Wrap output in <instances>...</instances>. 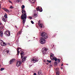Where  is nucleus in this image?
<instances>
[{
	"mask_svg": "<svg viewBox=\"0 0 75 75\" xmlns=\"http://www.w3.org/2000/svg\"><path fill=\"white\" fill-rule=\"evenodd\" d=\"M41 36L42 37L40 39V43L42 44H44L46 42V40L45 39H47L48 37V35H47L46 33L44 32L42 33Z\"/></svg>",
	"mask_w": 75,
	"mask_h": 75,
	"instance_id": "nucleus-1",
	"label": "nucleus"
},
{
	"mask_svg": "<svg viewBox=\"0 0 75 75\" xmlns=\"http://www.w3.org/2000/svg\"><path fill=\"white\" fill-rule=\"evenodd\" d=\"M22 13L23 14H22L21 18L22 20H23V24H24L25 22L26 21L25 19H27V13L25 10L24 9H22Z\"/></svg>",
	"mask_w": 75,
	"mask_h": 75,
	"instance_id": "nucleus-2",
	"label": "nucleus"
},
{
	"mask_svg": "<svg viewBox=\"0 0 75 75\" xmlns=\"http://www.w3.org/2000/svg\"><path fill=\"white\" fill-rule=\"evenodd\" d=\"M54 55L52 53H51L50 55V59L52 60H54L55 61H57L58 59L57 58H55V57H54Z\"/></svg>",
	"mask_w": 75,
	"mask_h": 75,
	"instance_id": "nucleus-3",
	"label": "nucleus"
},
{
	"mask_svg": "<svg viewBox=\"0 0 75 75\" xmlns=\"http://www.w3.org/2000/svg\"><path fill=\"white\" fill-rule=\"evenodd\" d=\"M47 50H48V49L45 47L42 49V51L43 54H47Z\"/></svg>",
	"mask_w": 75,
	"mask_h": 75,
	"instance_id": "nucleus-4",
	"label": "nucleus"
},
{
	"mask_svg": "<svg viewBox=\"0 0 75 75\" xmlns=\"http://www.w3.org/2000/svg\"><path fill=\"white\" fill-rule=\"evenodd\" d=\"M38 61V58H35V59H31V61L32 62H34V63H35V62H37Z\"/></svg>",
	"mask_w": 75,
	"mask_h": 75,
	"instance_id": "nucleus-5",
	"label": "nucleus"
},
{
	"mask_svg": "<svg viewBox=\"0 0 75 75\" xmlns=\"http://www.w3.org/2000/svg\"><path fill=\"white\" fill-rule=\"evenodd\" d=\"M38 25H39V27L40 28H42V27H44V25L42 23H40V21L38 22Z\"/></svg>",
	"mask_w": 75,
	"mask_h": 75,
	"instance_id": "nucleus-6",
	"label": "nucleus"
},
{
	"mask_svg": "<svg viewBox=\"0 0 75 75\" xmlns=\"http://www.w3.org/2000/svg\"><path fill=\"white\" fill-rule=\"evenodd\" d=\"M4 34L6 35H8V36L10 35V32L8 31H6L4 33Z\"/></svg>",
	"mask_w": 75,
	"mask_h": 75,
	"instance_id": "nucleus-7",
	"label": "nucleus"
},
{
	"mask_svg": "<svg viewBox=\"0 0 75 75\" xmlns=\"http://www.w3.org/2000/svg\"><path fill=\"white\" fill-rule=\"evenodd\" d=\"M22 63L21 62V61H17L16 63V66H17V67H19Z\"/></svg>",
	"mask_w": 75,
	"mask_h": 75,
	"instance_id": "nucleus-8",
	"label": "nucleus"
},
{
	"mask_svg": "<svg viewBox=\"0 0 75 75\" xmlns=\"http://www.w3.org/2000/svg\"><path fill=\"white\" fill-rule=\"evenodd\" d=\"M36 10H37V11H40V12H42V9L40 8V9L39 7L37 8Z\"/></svg>",
	"mask_w": 75,
	"mask_h": 75,
	"instance_id": "nucleus-9",
	"label": "nucleus"
},
{
	"mask_svg": "<svg viewBox=\"0 0 75 75\" xmlns=\"http://www.w3.org/2000/svg\"><path fill=\"white\" fill-rule=\"evenodd\" d=\"M38 75H41L42 74V71L41 70H39L38 72Z\"/></svg>",
	"mask_w": 75,
	"mask_h": 75,
	"instance_id": "nucleus-10",
	"label": "nucleus"
},
{
	"mask_svg": "<svg viewBox=\"0 0 75 75\" xmlns=\"http://www.w3.org/2000/svg\"><path fill=\"white\" fill-rule=\"evenodd\" d=\"M15 61V59H12L9 62V63L10 64H12L13 62H14Z\"/></svg>",
	"mask_w": 75,
	"mask_h": 75,
	"instance_id": "nucleus-11",
	"label": "nucleus"
},
{
	"mask_svg": "<svg viewBox=\"0 0 75 75\" xmlns=\"http://www.w3.org/2000/svg\"><path fill=\"white\" fill-rule=\"evenodd\" d=\"M27 57H24L23 58L22 60V62H24L25 61V58H26Z\"/></svg>",
	"mask_w": 75,
	"mask_h": 75,
	"instance_id": "nucleus-12",
	"label": "nucleus"
},
{
	"mask_svg": "<svg viewBox=\"0 0 75 75\" xmlns=\"http://www.w3.org/2000/svg\"><path fill=\"white\" fill-rule=\"evenodd\" d=\"M34 17H38V15H37V13H36L35 12L34 13V14L33 15Z\"/></svg>",
	"mask_w": 75,
	"mask_h": 75,
	"instance_id": "nucleus-13",
	"label": "nucleus"
},
{
	"mask_svg": "<svg viewBox=\"0 0 75 75\" xmlns=\"http://www.w3.org/2000/svg\"><path fill=\"white\" fill-rule=\"evenodd\" d=\"M6 18L5 17H3L2 18V21L4 22H6Z\"/></svg>",
	"mask_w": 75,
	"mask_h": 75,
	"instance_id": "nucleus-14",
	"label": "nucleus"
},
{
	"mask_svg": "<svg viewBox=\"0 0 75 75\" xmlns=\"http://www.w3.org/2000/svg\"><path fill=\"white\" fill-rule=\"evenodd\" d=\"M57 65H58V63H57V62H54V67H56V66H57Z\"/></svg>",
	"mask_w": 75,
	"mask_h": 75,
	"instance_id": "nucleus-15",
	"label": "nucleus"
},
{
	"mask_svg": "<svg viewBox=\"0 0 75 75\" xmlns=\"http://www.w3.org/2000/svg\"><path fill=\"white\" fill-rule=\"evenodd\" d=\"M5 18H7V14L6 13H5V14L4 15Z\"/></svg>",
	"mask_w": 75,
	"mask_h": 75,
	"instance_id": "nucleus-16",
	"label": "nucleus"
},
{
	"mask_svg": "<svg viewBox=\"0 0 75 75\" xmlns=\"http://www.w3.org/2000/svg\"><path fill=\"white\" fill-rule=\"evenodd\" d=\"M21 33V32H19L17 34V35H19Z\"/></svg>",
	"mask_w": 75,
	"mask_h": 75,
	"instance_id": "nucleus-17",
	"label": "nucleus"
},
{
	"mask_svg": "<svg viewBox=\"0 0 75 75\" xmlns=\"http://www.w3.org/2000/svg\"><path fill=\"white\" fill-rule=\"evenodd\" d=\"M3 42V41L0 39V44H1L2 45Z\"/></svg>",
	"mask_w": 75,
	"mask_h": 75,
	"instance_id": "nucleus-18",
	"label": "nucleus"
},
{
	"mask_svg": "<svg viewBox=\"0 0 75 75\" xmlns=\"http://www.w3.org/2000/svg\"><path fill=\"white\" fill-rule=\"evenodd\" d=\"M17 51L18 52L17 53V55H19V54H20V51H19V50H17Z\"/></svg>",
	"mask_w": 75,
	"mask_h": 75,
	"instance_id": "nucleus-19",
	"label": "nucleus"
},
{
	"mask_svg": "<svg viewBox=\"0 0 75 75\" xmlns=\"http://www.w3.org/2000/svg\"><path fill=\"white\" fill-rule=\"evenodd\" d=\"M21 8L22 9H24L25 8V6L24 5H23L21 6Z\"/></svg>",
	"mask_w": 75,
	"mask_h": 75,
	"instance_id": "nucleus-20",
	"label": "nucleus"
},
{
	"mask_svg": "<svg viewBox=\"0 0 75 75\" xmlns=\"http://www.w3.org/2000/svg\"><path fill=\"white\" fill-rule=\"evenodd\" d=\"M4 68H1L0 69L1 71H3V70H4Z\"/></svg>",
	"mask_w": 75,
	"mask_h": 75,
	"instance_id": "nucleus-21",
	"label": "nucleus"
},
{
	"mask_svg": "<svg viewBox=\"0 0 75 75\" xmlns=\"http://www.w3.org/2000/svg\"><path fill=\"white\" fill-rule=\"evenodd\" d=\"M47 62H48L49 63H51V61H49L48 60H47Z\"/></svg>",
	"mask_w": 75,
	"mask_h": 75,
	"instance_id": "nucleus-22",
	"label": "nucleus"
},
{
	"mask_svg": "<svg viewBox=\"0 0 75 75\" xmlns=\"http://www.w3.org/2000/svg\"><path fill=\"white\" fill-rule=\"evenodd\" d=\"M3 33H2L1 34V37H3Z\"/></svg>",
	"mask_w": 75,
	"mask_h": 75,
	"instance_id": "nucleus-23",
	"label": "nucleus"
},
{
	"mask_svg": "<svg viewBox=\"0 0 75 75\" xmlns=\"http://www.w3.org/2000/svg\"><path fill=\"white\" fill-rule=\"evenodd\" d=\"M49 67L50 68H52V64H50Z\"/></svg>",
	"mask_w": 75,
	"mask_h": 75,
	"instance_id": "nucleus-24",
	"label": "nucleus"
},
{
	"mask_svg": "<svg viewBox=\"0 0 75 75\" xmlns=\"http://www.w3.org/2000/svg\"><path fill=\"white\" fill-rule=\"evenodd\" d=\"M6 12H7V13H9V12H10V11H8V10L7 9H6Z\"/></svg>",
	"mask_w": 75,
	"mask_h": 75,
	"instance_id": "nucleus-25",
	"label": "nucleus"
},
{
	"mask_svg": "<svg viewBox=\"0 0 75 75\" xmlns=\"http://www.w3.org/2000/svg\"><path fill=\"white\" fill-rule=\"evenodd\" d=\"M2 44H3V46L6 45V43H5V42H3L2 43Z\"/></svg>",
	"mask_w": 75,
	"mask_h": 75,
	"instance_id": "nucleus-26",
	"label": "nucleus"
},
{
	"mask_svg": "<svg viewBox=\"0 0 75 75\" xmlns=\"http://www.w3.org/2000/svg\"><path fill=\"white\" fill-rule=\"evenodd\" d=\"M32 1H34L32 2L33 3H35V2L36 1V0H32Z\"/></svg>",
	"mask_w": 75,
	"mask_h": 75,
	"instance_id": "nucleus-27",
	"label": "nucleus"
},
{
	"mask_svg": "<svg viewBox=\"0 0 75 75\" xmlns=\"http://www.w3.org/2000/svg\"><path fill=\"white\" fill-rule=\"evenodd\" d=\"M20 1V0H16V2H17V3H19Z\"/></svg>",
	"mask_w": 75,
	"mask_h": 75,
	"instance_id": "nucleus-28",
	"label": "nucleus"
},
{
	"mask_svg": "<svg viewBox=\"0 0 75 75\" xmlns=\"http://www.w3.org/2000/svg\"><path fill=\"white\" fill-rule=\"evenodd\" d=\"M57 61L58 62H59V63L60 62V59H58L57 60Z\"/></svg>",
	"mask_w": 75,
	"mask_h": 75,
	"instance_id": "nucleus-29",
	"label": "nucleus"
},
{
	"mask_svg": "<svg viewBox=\"0 0 75 75\" xmlns=\"http://www.w3.org/2000/svg\"><path fill=\"white\" fill-rule=\"evenodd\" d=\"M14 7H13L12 6H11L10 7V8H11V9H13V8Z\"/></svg>",
	"mask_w": 75,
	"mask_h": 75,
	"instance_id": "nucleus-30",
	"label": "nucleus"
},
{
	"mask_svg": "<svg viewBox=\"0 0 75 75\" xmlns=\"http://www.w3.org/2000/svg\"><path fill=\"white\" fill-rule=\"evenodd\" d=\"M28 18L29 19H30H30H31L32 18V17H29Z\"/></svg>",
	"mask_w": 75,
	"mask_h": 75,
	"instance_id": "nucleus-31",
	"label": "nucleus"
},
{
	"mask_svg": "<svg viewBox=\"0 0 75 75\" xmlns=\"http://www.w3.org/2000/svg\"><path fill=\"white\" fill-rule=\"evenodd\" d=\"M31 23L32 24H34V22H33V21H31Z\"/></svg>",
	"mask_w": 75,
	"mask_h": 75,
	"instance_id": "nucleus-32",
	"label": "nucleus"
},
{
	"mask_svg": "<svg viewBox=\"0 0 75 75\" xmlns=\"http://www.w3.org/2000/svg\"><path fill=\"white\" fill-rule=\"evenodd\" d=\"M23 52H22L21 53V55H23Z\"/></svg>",
	"mask_w": 75,
	"mask_h": 75,
	"instance_id": "nucleus-33",
	"label": "nucleus"
},
{
	"mask_svg": "<svg viewBox=\"0 0 75 75\" xmlns=\"http://www.w3.org/2000/svg\"><path fill=\"white\" fill-rule=\"evenodd\" d=\"M2 9H3V10H4L5 11H6V8H2Z\"/></svg>",
	"mask_w": 75,
	"mask_h": 75,
	"instance_id": "nucleus-34",
	"label": "nucleus"
},
{
	"mask_svg": "<svg viewBox=\"0 0 75 75\" xmlns=\"http://www.w3.org/2000/svg\"><path fill=\"white\" fill-rule=\"evenodd\" d=\"M56 74L57 75H59V72H56Z\"/></svg>",
	"mask_w": 75,
	"mask_h": 75,
	"instance_id": "nucleus-35",
	"label": "nucleus"
},
{
	"mask_svg": "<svg viewBox=\"0 0 75 75\" xmlns=\"http://www.w3.org/2000/svg\"><path fill=\"white\" fill-rule=\"evenodd\" d=\"M7 53H8L9 52V50H7L6 51Z\"/></svg>",
	"mask_w": 75,
	"mask_h": 75,
	"instance_id": "nucleus-36",
	"label": "nucleus"
},
{
	"mask_svg": "<svg viewBox=\"0 0 75 75\" xmlns=\"http://www.w3.org/2000/svg\"><path fill=\"white\" fill-rule=\"evenodd\" d=\"M21 58H23V55H21Z\"/></svg>",
	"mask_w": 75,
	"mask_h": 75,
	"instance_id": "nucleus-37",
	"label": "nucleus"
},
{
	"mask_svg": "<svg viewBox=\"0 0 75 75\" xmlns=\"http://www.w3.org/2000/svg\"><path fill=\"white\" fill-rule=\"evenodd\" d=\"M9 3H12V2H11V1H9Z\"/></svg>",
	"mask_w": 75,
	"mask_h": 75,
	"instance_id": "nucleus-38",
	"label": "nucleus"
},
{
	"mask_svg": "<svg viewBox=\"0 0 75 75\" xmlns=\"http://www.w3.org/2000/svg\"><path fill=\"white\" fill-rule=\"evenodd\" d=\"M33 75H37L36 73H34L33 74Z\"/></svg>",
	"mask_w": 75,
	"mask_h": 75,
	"instance_id": "nucleus-39",
	"label": "nucleus"
},
{
	"mask_svg": "<svg viewBox=\"0 0 75 75\" xmlns=\"http://www.w3.org/2000/svg\"><path fill=\"white\" fill-rule=\"evenodd\" d=\"M15 28H17V26H15Z\"/></svg>",
	"mask_w": 75,
	"mask_h": 75,
	"instance_id": "nucleus-40",
	"label": "nucleus"
},
{
	"mask_svg": "<svg viewBox=\"0 0 75 75\" xmlns=\"http://www.w3.org/2000/svg\"><path fill=\"white\" fill-rule=\"evenodd\" d=\"M46 64L47 65H48V64H49V63H47Z\"/></svg>",
	"mask_w": 75,
	"mask_h": 75,
	"instance_id": "nucleus-41",
	"label": "nucleus"
},
{
	"mask_svg": "<svg viewBox=\"0 0 75 75\" xmlns=\"http://www.w3.org/2000/svg\"><path fill=\"white\" fill-rule=\"evenodd\" d=\"M56 35H57L56 34H55L54 35V37H55V36H56Z\"/></svg>",
	"mask_w": 75,
	"mask_h": 75,
	"instance_id": "nucleus-42",
	"label": "nucleus"
},
{
	"mask_svg": "<svg viewBox=\"0 0 75 75\" xmlns=\"http://www.w3.org/2000/svg\"><path fill=\"white\" fill-rule=\"evenodd\" d=\"M2 23L0 22V25H1Z\"/></svg>",
	"mask_w": 75,
	"mask_h": 75,
	"instance_id": "nucleus-43",
	"label": "nucleus"
},
{
	"mask_svg": "<svg viewBox=\"0 0 75 75\" xmlns=\"http://www.w3.org/2000/svg\"><path fill=\"white\" fill-rule=\"evenodd\" d=\"M63 66V64H62L61 65V66Z\"/></svg>",
	"mask_w": 75,
	"mask_h": 75,
	"instance_id": "nucleus-44",
	"label": "nucleus"
},
{
	"mask_svg": "<svg viewBox=\"0 0 75 75\" xmlns=\"http://www.w3.org/2000/svg\"><path fill=\"white\" fill-rule=\"evenodd\" d=\"M1 8V4H0V8Z\"/></svg>",
	"mask_w": 75,
	"mask_h": 75,
	"instance_id": "nucleus-45",
	"label": "nucleus"
},
{
	"mask_svg": "<svg viewBox=\"0 0 75 75\" xmlns=\"http://www.w3.org/2000/svg\"><path fill=\"white\" fill-rule=\"evenodd\" d=\"M61 69H62V67H61Z\"/></svg>",
	"mask_w": 75,
	"mask_h": 75,
	"instance_id": "nucleus-46",
	"label": "nucleus"
},
{
	"mask_svg": "<svg viewBox=\"0 0 75 75\" xmlns=\"http://www.w3.org/2000/svg\"><path fill=\"white\" fill-rule=\"evenodd\" d=\"M67 65H68V64H67Z\"/></svg>",
	"mask_w": 75,
	"mask_h": 75,
	"instance_id": "nucleus-47",
	"label": "nucleus"
},
{
	"mask_svg": "<svg viewBox=\"0 0 75 75\" xmlns=\"http://www.w3.org/2000/svg\"><path fill=\"white\" fill-rule=\"evenodd\" d=\"M29 1H30V0H29Z\"/></svg>",
	"mask_w": 75,
	"mask_h": 75,
	"instance_id": "nucleus-48",
	"label": "nucleus"
},
{
	"mask_svg": "<svg viewBox=\"0 0 75 75\" xmlns=\"http://www.w3.org/2000/svg\"><path fill=\"white\" fill-rule=\"evenodd\" d=\"M30 41V40H29V41H28V42Z\"/></svg>",
	"mask_w": 75,
	"mask_h": 75,
	"instance_id": "nucleus-49",
	"label": "nucleus"
},
{
	"mask_svg": "<svg viewBox=\"0 0 75 75\" xmlns=\"http://www.w3.org/2000/svg\"><path fill=\"white\" fill-rule=\"evenodd\" d=\"M0 66H1L0 64Z\"/></svg>",
	"mask_w": 75,
	"mask_h": 75,
	"instance_id": "nucleus-50",
	"label": "nucleus"
}]
</instances>
